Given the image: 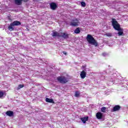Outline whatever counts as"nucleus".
<instances>
[{
	"label": "nucleus",
	"mask_w": 128,
	"mask_h": 128,
	"mask_svg": "<svg viewBox=\"0 0 128 128\" xmlns=\"http://www.w3.org/2000/svg\"><path fill=\"white\" fill-rule=\"evenodd\" d=\"M80 76L81 78H84L86 76V72L84 70H82V72L80 74Z\"/></svg>",
	"instance_id": "nucleus-8"
},
{
	"label": "nucleus",
	"mask_w": 128,
	"mask_h": 128,
	"mask_svg": "<svg viewBox=\"0 0 128 128\" xmlns=\"http://www.w3.org/2000/svg\"><path fill=\"white\" fill-rule=\"evenodd\" d=\"M112 26L116 30H120V25L118 22V21L116 19L112 20Z\"/></svg>",
	"instance_id": "nucleus-4"
},
{
	"label": "nucleus",
	"mask_w": 128,
	"mask_h": 128,
	"mask_svg": "<svg viewBox=\"0 0 128 128\" xmlns=\"http://www.w3.org/2000/svg\"><path fill=\"white\" fill-rule=\"evenodd\" d=\"M4 93L2 91H0V98H2L4 96Z\"/></svg>",
	"instance_id": "nucleus-23"
},
{
	"label": "nucleus",
	"mask_w": 128,
	"mask_h": 128,
	"mask_svg": "<svg viewBox=\"0 0 128 128\" xmlns=\"http://www.w3.org/2000/svg\"><path fill=\"white\" fill-rule=\"evenodd\" d=\"M62 53L64 54H65V56H66V54H68V53H66V51H63Z\"/></svg>",
	"instance_id": "nucleus-24"
},
{
	"label": "nucleus",
	"mask_w": 128,
	"mask_h": 128,
	"mask_svg": "<svg viewBox=\"0 0 128 128\" xmlns=\"http://www.w3.org/2000/svg\"><path fill=\"white\" fill-rule=\"evenodd\" d=\"M57 80H58L60 84H67V82H68V78L64 76H59L57 77Z\"/></svg>",
	"instance_id": "nucleus-3"
},
{
	"label": "nucleus",
	"mask_w": 128,
	"mask_h": 128,
	"mask_svg": "<svg viewBox=\"0 0 128 128\" xmlns=\"http://www.w3.org/2000/svg\"><path fill=\"white\" fill-rule=\"evenodd\" d=\"M22 24V23L20 21L15 20L12 23L10 24V25L8 26V30H9L10 32L12 30H14V26H20Z\"/></svg>",
	"instance_id": "nucleus-2"
},
{
	"label": "nucleus",
	"mask_w": 128,
	"mask_h": 128,
	"mask_svg": "<svg viewBox=\"0 0 128 128\" xmlns=\"http://www.w3.org/2000/svg\"><path fill=\"white\" fill-rule=\"evenodd\" d=\"M75 96H76V98H78V96H80V92H76Z\"/></svg>",
	"instance_id": "nucleus-22"
},
{
	"label": "nucleus",
	"mask_w": 128,
	"mask_h": 128,
	"mask_svg": "<svg viewBox=\"0 0 128 128\" xmlns=\"http://www.w3.org/2000/svg\"><path fill=\"white\" fill-rule=\"evenodd\" d=\"M82 122H84V124H86L88 120V117H84L80 118Z\"/></svg>",
	"instance_id": "nucleus-12"
},
{
	"label": "nucleus",
	"mask_w": 128,
	"mask_h": 128,
	"mask_svg": "<svg viewBox=\"0 0 128 128\" xmlns=\"http://www.w3.org/2000/svg\"><path fill=\"white\" fill-rule=\"evenodd\" d=\"M86 40L90 44H92L94 46H98V41L91 34H88L87 35Z\"/></svg>",
	"instance_id": "nucleus-1"
},
{
	"label": "nucleus",
	"mask_w": 128,
	"mask_h": 128,
	"mask_svg": "<svg viewBox=\"0 0 128 128\" xmlns=\"http://www.w3.org/2000/svg\"><path fill=\"white\" fill-rule=\"evenodd\" d=\"M22 0H15V4L18 6H21L22 4Z\"/></svg>",
	"instance_id": "nucleus-15"
},
{
	"label": "nucleus",
	"mask_w": 128,
	"mask_h": 128,
	"mask_svg": "<svg viewBox=\"0 0 128 128\" xmlns=\"http://www.w3.org/2000/svg\"><path fill=\"white\" fill-rule=\"evenodd\" d=\"M74 34H80V28H77L74 31Z\"/></svg>",
	"instance_id": "nucleus-17"
},
{
	"label": "nucleus",
	"mask_w": 128,
	"mask_h": 128,
	"mask_svg": "<svg viewBox=\"0 0 128 128\" xmlns=\"http://www.w3.org/2000/svg\"><path fill=\"white\" fill-rule=\"evenodd\" d=\"M58 8V6L56 5V4L52 2L50 4V8L52 10H56V8Z\"/></svg>",
	"instance_id": "nucleus-6"
},
{
	"label": "nucleus",
	"mask_w": 128,
	"mask_h": 128,
	"mask_svg": "<svg viewBox=\"0 0 128 128\" xmlns=\"http://www.w3.org/2000/svg\"><path fill=\"white\" fill-rule=\"evenodd\" d=\"M46 102H50L51 104H54V100L49 98H46Z\"/></svg>",
	"instance_id": "nucleus-16"
},
{
	"label": "nucleus",
	"mask_w": 128,
	"mask_h": 128,
	"mask_svg": "<svg viewBox=\"0 0 128 128\" xmlns=\"http://www.w3.org/2000/svg\"><path fill=\"white\" fill-rule=\"evenodd\" d=\"M120 105L115 106L112 109L113 112H118V110H120Z\"/></svg>",
	"instance_id": "nucleus-10"
},
{
	"label": "nucleus",
	"mask_w": 128,
	"mask_h": 128,
	"mask_svg": "<svg viewBox=\"0 0 128 128\" xmlns=\"http://www.w3.org/2000/svg\"><path fill=\"white\" fill-rule=\"evenodd\" d=\"M81 6H82V8H86V2H82Z\"/></svg>",
	"instance_id": "nucleus-20"
},
{
	"label": "nucleus",
	"mask_w": 128,
	"mask_h": 128,
	"mask_svg": "<svg viewBox=\"0 0 128 128\" xmlns=\"http://www.w3.org/2000/svg\"><path fill=\"white\" fill-rule=\"evenodd\" d=\"M118 30V35L119 36H122L124 34V30L122 28H120V30Z\"/></svg>",
	"instance_id": "nucleus-13"
},
{
	"label": "nucleus",
	"mask_w": 128,
	"mask_h": 128,
	"mask_svg": "<svg viewBox=\"0 0 128 128\" xmlns=\"http://www.w3.org/2000/svg\"><path fill=\"white\" fill-rule=\"evenodd\" d=\"M6 114L8 116H14V112L12 111H7Z\"/></svg>",
	"instance_id": "nucleus-14"
},
{
	"label": "nucleus",
	"mask_w": 128,
	"mask_h": 128,
	"mask_svg": "<svg viewBox=\"0 0 128 128\" xmlns=\"http://www.w3.org/2000/svg\"><path fill=\"white\" fill-rule=\"evenodd\" d=\"M78 24H80V21L78 20V19L76 18L72 20L70 22V26H78Z\"/></svg>",
	"instance_id": "nucleus-5"
},
{
	"label": "nucleus",
	"mask_w": 128,
	"mask_h": 128,
	"mask_svg": "<svg viewBox=\"0 0 128 128\" xmlns=\"http://www.w3.org/2000/svg\"><path fill=\"white\" fill-rule=\"evenodd\" d=\"M60 37L63 38H68V34L64 32H60Z\"/></svg>",
	"instance_id": "nucleus-9"
},
{
	"label": "nucleus",
	"mask_w": 128,
	"mask_h": 128,
	"mask_svg": "<svg viewBox=\"0 0 128 128\" xmlns=\"http://www.w3.org/2000/svg\"><path fill=\"white\" fill-rule=\"evenodd\" d=\"M102 113L100 112H98L96 114V118L98 120H102Z\"/></svg>",
	"instance_id": "nucleus-7"
},
{
	"label": "nucleus",
	"mask_w": 128,
	"mask_h": 128,
	"mask_svg": "<svg viewBox=\"0 0 128 128\" xmlns=\"http://www.w3.org/2000/svg\"><path fill=\"white\" fill-rule=\"evenodd\" d=\"M82 68H84V66H82Z\"/></svg>",
	"instance_id": "nucleus-25"
},
{
	"label": "nucleus",
	"mask_w": 128,
	"mask_h": 128,
	"mask_svg": "<svg viewBox=\"0 0 128 128\" xmlns=\"http://www.w3.org/2000/svg\"><path fill=\"white\" fill-rule=\"evenodd\" d=\"M52 36H58L60 38V33L58 32H54L52 34Z\"/></svg>",
	"instance_id": "nucleus-11"
},
{
	"label": "nucleus",
	"mask_w": 128,
	"mask_h": 128,
	"mask_svg": "<svg viewBox=\"0 0 128 128\" xmlns=\"http://www.w3.org/2000/svg\"><path fill=\"white\" fill-rule=\"evenodd\" d=\"M24 85L20 84L18 85V86L17 88V90H20V88H24Z\"/></svg>",
	"instance_id": "nucleus-18"
},
{
	"label": "nucleus",
	"mask_w": 128,
	"mask_h": 128,
	"mask_svg": "<svg viewBox=\"0 0 128 128\" xmlns=\"http://www.w3.org/2000/svg\"><path fill=\"white\" fill-rule=\"evenodd\" d=\"M106 36H112V34L111 32H108L106 34Z\"/></svg>",
	"instance_id": "nucleus-21"
},
{
	"label": "nucleus",
	"mask_w": 128,
	"mask_h": 128,
	"mask_svg": "<svg viewBox=\"0 0 128 128\" xmlns=\"http://www.w3.org/2000/svg\"><path fill=\"white\" fill-rule=\"evenodd\" d=\"M106 107H102L101 108V112H106Z\"/></svg>",
	"instance_id": "nucleus-19"
}]
</instances>
